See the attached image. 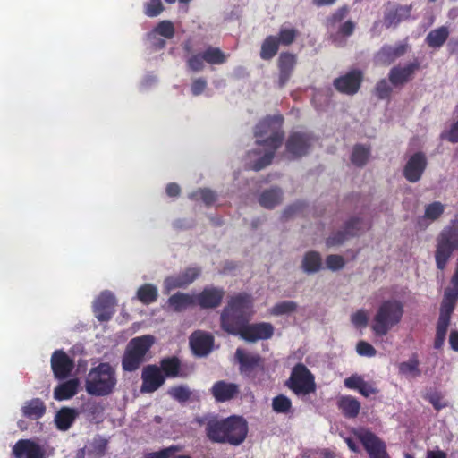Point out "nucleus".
<instances>
[{"label": "nucleus", "mask_w": 458, "mask_h": 458, "mask_svg": "<svg viewBox=\"0 0 458 458\" xmlns=\"http://www.w3.org/2000/svg\"><path fill=\"white\" fill-rule=\"evenodd\" d=\"M205 431L212 443L238 446L246 439L249 427L242 416L231 415L225 419L212 417L207 421Z\"/></svg>", "instance_id": "nucleus-1"}, {"label": "nucleus", "mask_w": 458, "mask_h": 458, "mask_svg": "<svg viewBox=\"0 0 458 458\" xmlns=\"http://www.w3.org/2000/svg\"><path fill=\"white\" fill-rule=\"evenodd\" d=\"M253 297L247 293L231 296L220 315L221 328L228 334L237 335L253 315Z\"/></svg>", "instance_id": "nucleus-2"}, {"label": "nucleus", "mask_w": 458, "mask_h": 458, "mask_svg": "<svg viewBox=\"0 0 458 458\" xmlns=\"http://www.w3.org/2000/svg\"><path fill=\"white\" fill-rule=\"evenodd\" d=\"M117 383L115 368L109 362H100L87 374L85 390L91 396H108L114 392Z\"/></svg>", "instance_id": "nucleus-3"}, {"label": "nucleus", "mask_w": 458, "mask_h": 458, "mask_svg": "<svg viewBox=\"0 0 458 458\" xmlns=\"http://www.w3.org/2000/svg\"><path fill=\"white\" fill-rule=\"evenodd\" d=\"M155 344V337L144 335L131 338L122 356L121 365L124 372H134L148 360V354Z\"/></svg>", "instance_id": "nucleus-4"}, {"label": "nucleus", "mask_w": 458, "mask_h": 458, "mask_svg": "<svg viewBox=\"0 0 458 458\" xmlns=\"http://www.w3.org/2000/svg\"><path fill=\"white\" fill-rule=\"evenodd\" d=\"M404 310L403 303L394 299L381 302L373 318L371 329L377 336L386 335L403 318Z\"/></svg>", "instance_id": "nucleus-5"}, {"label": "nucleus", "mask_w": 458, "mask_h": 458, "mask_svg": "<svg viewBox=\"0 0 458 458\" xmlns=\"http://www.w3.org/2000/svg\"><path fill=\"white\" fill-rule=\"evenodd\" d=\"M283 122L284 117L281 114L268 115L259 121L254 130L256 144L278 149L284 138V132L282 130Z\"/></svg>", "instance_id": "nucleus-6"}, {"label": "nucleus", "mask_w": 458, "mask_h": 458, "mask_svg": "<svg viewBox=\"0 0 458 458\" xmlns=\"http://www.w3.org/2000/svg\"><path fill=\"white\" fill-rule=\"evenodd\" d=\"M454 250H458V219L452 220L437 238L435 259L439 270L445 268Z\"/></svg>", "instance_id": "nucleus-7"}, {"label": "nucleus", "mask_w": 458, "mask_h": 458, "mask_svg": "<svg viewBox=\"0 0 458 458\" xmlns=\"http://www.w3.org/2000/svg\"><path fill=\"white\" fill-rule=\"evenodd\" d=\"M285 386L296 395H308L316 391L314 375L303 363H297L291 371Z\"/></svg>", "instance_id": "nucleus-8"}, {"label": "nucleus", "mask_w": 458, "mask_h": 458, "mask_svg": "<svg viewBox=\"0 0 458 458\" xmlns=\"http://www.w3.org/2000/svg\"><path fill=\"white\" fill-rule=\"evenodd\" d=\"M228 55L219 47L209 46L203 52L190 55L186 60L187 67L195 72L204 69V62L210 65L223 64L227 61Z\"/></svg>", "instance_id": "nucleus-9"}, {"label": "nucleus", "mask_w": 458, "mask_h": 458, "mask_svg": "<svg viewBox=\"0 0 458 458\" xmlns=\"http://www.w3.org/2000/svg\"><path fill=\"white\" fill-rule=\"evenodd\" d=\"M356 438L362 444L369 458H390L386 443L369 429L353 430Z\"/></svg>", "instance_id": "nucleus-10"}, {"label": "nucleus", "mask_w": 458, "mask_h": 458, "mask_svg": "<svg viewBox=\"0 0 458 458\" xmlns=\"http://www.w3.org/2000/svg\"><path fill=\"white\" fill-rule=\"evenodd\" d=\"M420 68L418 59L404 65L393 66L388 72V81L394 88L402 89L413 80L415 72Z\"/></svg>", "instance_id": "nucleus-11"}, {"label": "nucleus", "mask_w": 458, "mask_h": 458, "mask_svg": "<svg viewBox=\"0 0 458 458\" xmlns=\"http://www.w3.org/2000/svg\"><path fill=\"white\" fill-rule=\"evenodd\" d=\"M364 230L363 220L359 217H352L345 222L343 230H338L327 238L326 245L328 248L341 245L348 238L355 237Z\"/></svg>", "instance_id": "nucleus-12"}, {"label": "nucleus", "mask_w": 458, "mask_h": 458, "mask_svg": "<svg viewBox=\"0 0 458 458\" xmlns=\"http://www.w3.org/2000/svg\"><path fill=\"white\" fill-rule=\"evenodd\" d=\"M362 81V71L360 69H352L345 74L335 78L333 81V85L338 92L353 96L360 90Z\"/></svg>", "instance_id": "nucleus-13"}, {"label": "nucleus", "mask_w": 458, "mask_h": 458, "mask_svg": "<svg viewBox=\"0 0 458 458\" xmlns=\"http://www.w3.org/2000/svg\"><path fill=\"white\" fill-rule=\"evenodd\" d=\"M409 49L407 42H398L394 46L384 45L374 55V62L382 66H388L403 56Z\"/></svg>", "instance_id": "nucleus-14"}, {"label": "nucleus", "mask_w": 458, "mask_h": 458, "mask_svg": "<svg viewBox=\"0 0 458 458\" xmlns=\"http://www.w3.org/2000/svg\"><path fill=\"white\" fill-rule=\"evenodd\" d=\"M141 380L140 392L154 393L165 384V376H163L162 370L157 365L149 364L143 367Z\"/></svg>", "instance_id": "nucleus-15"}, {"label": "nucleus", "mask_w": 458, "mask_h": 458, "mask_svg": "<svg viewBox=\"0 0 458 458\" xmlns=\"http://www.w3.org/2000/svg\"><path fill=\"white\" fill-rule=\"evenodd\" d=\"M50 363L53 375L58 380L68 378L74 369L73 360L63 350L52 353Z\"/></svg>", "instance_id": "nucleus-16"}, {"label": "nucleus", "mask_w": 458, "mask_h": 458, "mask_svg": "<svg viewBox=\"0 0 458 458\" xmlns=\"http://www.w3.org/2000/svg\"><path fill=\"white\" fill-rule=\"evenodd\" d=\"M428 161L426 155L421 152H416L410 157L406 162L403 175L410 182H417L422 177L423 173L427 168Z\"/></svg>", "instance_id": "nucleus-17"}, {"label": "nucleus", "mask_w": 458, "mask_h": 458, "mask_svg": "<svg viewBox=\"0 0 458 458\" xmlns=\"http://www.w3.org/2000/svg\"><path fill=\"white\" fill-rule=\"evenodd\" d=\"M311 135L307 132H292L286 142L285 148L293 157H301L308 154L311 146Z\"/></svg>", "instance_id": "nucleus-18"}, {"label": "nucleus", "mask_w": 458, "mask_h": 458, "mask_svg": "<svg viewBox=\"0 0 458 458\" xmlns=\"http://www.w3.org/2000/svg\"><path fill=\"white\" fill-rule=\"evenodd\" d=\"M274 327L270 323L260 322L255 324H245L237 335L248 342H256L258 340H267L272 337Z\"/></svg>", "instance_id": "nucleus-19"}, {"label": "nucleus", "mask_w": 458, "mask_h": 458, "mask_svg": "<svg viewBox=\"0 0 458 458\" xmlns=\"http://www.w3.org/2000/svg\"><path fill=\"white\" fill-rule=\"evenodd\" d=\"M116 300L110 292H103L94 302V313L97 319L106 322L111 319L115 312Z\"/></svg>", "instance_id": "nucleus-20"}, {"label": "nucleus", "mask_w": 458, "mask_h": 458, "mask_svg": "<svg viewBox=\"0 0 458 458\" xmlns=\"http://www.w3.org/2000/svg\"><path fill=\"white\" fill-rule=\"evenodd\" d=\"M214 336L207 332L197 330L190 336V347L197 357H206L213 350Z\"/></svg>", "instance_id": "nucleus-21"}, {"label": "nucleus", "mask_w": 458, "mask_h": 458, "mask_svg": "<svg viewBox=\"0 0 458 458\" xmlns=\"http://www.w3.org/2000/svg\"><path fill=\"white\" fill-rule=\"evenodd\" d=\"M14 458H46L45 449L32 439H20L12 448Z\"/></svg>", "instance_id": "nucleus-22"}, {"label": "nucleus", "mask_w": 458, "mask_h": 458, "mask_svg": "<svg viewBox=\"0 0 458 458\" xmlns=\"http://www.w3.org/2000/svg\"><path fill=\"white\" fill-rule=\"evenodd\" d=\"M297 64V55L290 52H282L277 58L279 88H284L293 75Z\"/></svg>", "instance_id": "nucleus-23"}, {"label": "nucleus", "mask_w": 458, "mask_h": 458, "mask_svg": "<svg viewBox=\"0 0 458 458\" xmlns=\"http://www.w3.org/2000/svg\"><path fill=\"white\" fill-rule=\"evenodd\" d=\"M210 393L217 403H225L240 394V386L235 383L219 380L214 383Z\"/></svg>", "instance_id": "nucleus-24"}, {"label": "nucleus", "mask_w": 458, "mask_h": 458, "mask_svg": "<svg viewBox=\"0 0 458 458\" xmlns=\"http://www.w3.org/2000/svg\"><path fill=\"white\" fill-rule=\"evenodd\" d=\"M225 291L218 287H206L194 297L195 304L202 309H215L220 306Z\"/></svg>", "instance_id": "nucleus-25"}, {"label": "nucleus", "mask_w": 458, "mask_h": 458, "mask_svg": "<svg viewBox=\"0 0 458 458\" xmlns=\"http://www.w3.org/2000/svg\"><path fill=\"white\" fill-rule=\"evenodd\" d=\"M411 5L391 4L388 3L384 13L383 22L386 29L396 27L401 21L411 17Z\"/></svg>", "instance_id": "nucleus-26"}, {"label": "nucleus", "mask_w": 458, "mask_h": 458, "mask_svg": "<svg viewBox=\"0 0 458 458\" xmlns=\"http://www.w3.org/2000/svg\"><path fill=\"white\" fill-rule=\"evenodd\" d=\"M235 359L239 363L241 374L249 375L262 364V359L259 354H251L242 348L235 352Z\"/></svg>", "instance_id": "nucleus-27"}, {"label": "nucleus", "mask_w": 458, "mask_h": 458, "mask_svg": "<svg viewBox=\"0 0 458 458\" xmlns=\"http://www.w3.org/2000/svg\"><path fill=\"white\" fill-rule=\"evenodd\" d=\"M200 269L197 267H188L181 274L165 279V284L168 289L183 288L191 284L198 278Z\"/></svg>", "instance_id": "nucleus-28"}, {"label": "nucleus", "mask_w": 458, "mask_h": 458, "mask_svg": "<svg viewBox=\"0 0 458 458\" xmlns=\"http://www.w3.org/2000/svg\"><path fill=\"white\" fill-rule=\"evenodd\" d=\"M159 369L166 378L185 377L186 373L182 371V362L177 356H169L161 359Z\"/></svg>", "instance_id": "nucleus-29"}, {"label": "nucleus", "mask_w": 458, "mask_h": 458, "mask_svg": "<svg viewBox=\"0 0 458 458\" xmlns=\"http://www.w3.org/2000/svg\"><path fill=\"white\" fill-rule=\"evenodd\" d=\"M46 410V404L40 398H32L24 403L21 411L23 417L36 420L45 415Z\"/></svg>", "instance_id": "nucleus-30"}, {"label": "nucleus", "mask_w": 458, "mask_h": 458, "mask_svg": "<svg viewBox=\"0 0 458 458\" xmlns=\"http://www.w3.org/2000/svg\"><path fill=\"white\" fill-rule=\"evenodd\" d=\"M79 412L74 408L62 407L55 414V423L59 430L66 431L74 423Z\"/></svg>", "instance_id": "nucleus-31"}, {"label": "nucleus", "mask_w": 458, "mask_h": 458, "mask_svg": "<svg viewBox=\"0 0 458 458\" xmlns=\"http://www.w3.org/2000/svg\"><path fill=\"white\" fill-rule=\"evenodd\" d=\"M79 380L77 378L64 381L54 389V398L57 401L68 400L78 393Z\"/></svg>", "instance_id": "nucleus-32"}, {"label": "nucleus", "mask_w": 458, "mask_h": 458, "mask_svg": "<svg viewBox=\"0 0 458 458\" xmlns=\"http://www.w3.org/2000/svg\"><path fill=\"white\" fill-rule=\"evenodd\" d=\"M337 406L345 418H356L360 410V403L351 395L341 397L337 402Z\"/></svg>", "instance_id": "nucleus-33"}, {"label": "nucleus", "mask_w": 458, "mask_h": 458, "mask_svg": "<svg viewBox=\"0 0 458 458\" xmlns=\"http://www.w3.org/2000/svg\"><path fill=\"white\" fill-rule=\"evenodd\" d=\"M283 192L279 188L264 191L259 198V204L266 208H273L282 201Z\"/></svg>", "instance_id": "nucleus-34"}, {"label": "nucleus", "mask_w": 458, "mask_h": 458, "mask_svg": "<svg viewBox=\"0 0 458 458\" xmlns=\"http://www.w3.org/2000/svg\"><path fill=\"white\" fill-rule=\"evenodd\" d=\"M449 30L445 26H441L431 30L426 37V43L433 48L441 47L447 40Z\"/></svg>", "instance_id": "nucleus-35"}, {"label": "nucleus", "mask_w": 458, "mask_h": 458, "mask_svg": "<svg viewBox=\"0 0 458 458\" xmlns=\"http://www.w3.org/2000/svg\"><path fill=\"white\" fill-rule=\"evenodd\" d=\"M279 46L280 44L276 38V36H267L261 44L259 53L260 58L265 61L271 60L277 54Z\"/></svg>", "instance_id": "nucleus-36"}, {"label": "nucleus", "mask_w": 458, "mask_h": 458, "mask_svg": "<svg viewBox=\"0 0 458 458\" xmlns=\"http://www.w3.org/2000/svg\"><path fill=\"white\" fill-rule=\"evenodd\" d=\"M168 304L176 312H180L189 306L195 304L194 297L188 293H176L169 297Z\"/></svg>", "instance_id": "nucleus-37"}, {"label": "nucleus", "mask_w": 458, "mask_h": 458, "mask_svg": "<svg viewBox=\"0 0 458 458\" xmlns=\"http://www.w3.org/2000/svg\"><path fill=\"white\" fill-rule=\"evenodd\" d=\"M322 266V259L318 251H308L302 259V269L308 274L318 272Z\"/></svg>", "instance_id": "nucleus-38"}, {"label": "nucleus", "mask_w": 458, "mask_h": 458, "mask_svg": "<svg viewBox=\"0 0 458 458\" xmlns=\"http://www.w3.org/2000/svg\"><path fill=\"white\" fill-rule=\"evenodd\" d=\"M136 297L141 303L149 305L157 300V288L152 284H144L139 287Z\"/></svg>", "instance_id": "nucleus-39"}, {"label": "nucleus", "mask_w": 458, "mask_h": 458, "mask_svg": "<svg viewBox=\"0 0 458 458\" xmlns=\"http://www.w3.org/2000/svg\"><path fill=\"white\" fill-rule=\"evenodd\" d=\"M419 366L420 361L418 355L417 353H413L407 361H403L398 365V370L401 375L416 377L420 376Z\"/></svg>", "instance_id": "nucleus-40"}, {"label": "nucleus", "mask_w": 458, "mask_h": 458, "mask_svg": "<svg viewBox=\"0 0 458 458\" xmlns=\"http://www.w3.org/2000/svg\"><path fill=\"white\" fill-rule=\"evenodd\" d=\"M370 154L369 148L360 144H356L352 148L351 161L356 166H363L366 165Z\"/></svg>", "instance_id": "nucleus-41"}, {"label": "nucleus", "mask_w": 458, "mask_h": 458, "mask_svg": "<svg viewBox=\"0 0 458 458\" xmlns=\"http://www.w3.org/2000/svg\"><path fill=\"white\" fill-rule=\"evenodd\" d=\"M298 34L299 33L296 29L282 26L278 34L276 36V38L278 40L280 45L290 46L295 41Z\"/></svg>", "instance_id": "nucleus-42"}, {"label": "nucleus", "mask_w": 458, "mask_h": 458, "mask_svg": "<svg viewBox=\"0 0 458 458\" xmlns=\"http://www.w3.org/2000/svg\"><path fill=\"white\" fill-rule=\"evenodd\" d=\"M272 409L276 413H288L292 409V401L284 394H278L272 399Z\"/></svg>", "instance_id": "nucleus-43"}, {"label": "nucleus", "mask_w": 458, "mask_h": 458, "mask_svg": "<svg viewBox=\"0 0 458 458\" xmlns=\"http://www.w3.org/2000/svg\"><path fill=\"white\" fill-rule=\"evenodd\" d=\"M191 199H201L207 206L212 205L216 200L215 191L208 188L199 189L189 195Z\"/></svg>", "instance_id": "nucleus-44"}, {"label": "nucleus", "mask_w": 458, "mask_h": 458, "mask_svg": "<svg viewBox=\"0 0 458 458\" xmlns=\"http://www.w3.org/2000/svg\"><path fill=\"white\" fill-rule=\"evenodd\" d=\"M355 27H356V24L354 21H344L343 24L340 25L338 31L335 34L331 35L332 42L335 46L339 47L340 46V44L338 43L339 37L348 38V37L352 36L354 32Z\"/></svg>", "instance_id": "nucleus-45"}, {"label": "nucleus", "mask_w": 458, "mask_h": 458, "mask_svg": "<svg viewBox=\"0 0 458 458\" xmlns=\"http://www.w3.org/2000/svg\"><path fill=\"white\" fill-rule=\"evenodd\" d=\"M153 32L165 38L171 39L174 37L175 29L174 23L169 20L159 21L154 28Z\"/></svg>", "instance_id": "nucleus-46"}, {"label": "nucleus", "mask_w": 458, "mask_h": 458, "mask_svg": "<svg viewBox=\"0 0 458 458\" xmlns=\"http://www.w3.org/2000/svg\"><path fill=\"white\" fill-rule=\"evenodd\" d=\"M445 211V206L439 201H434L425 208L424 217L431 221L439 218Z\"/></svg>", "instance_id": "nucleus-47"}, {"label": "nucleus", "mask_w": 458, "mask_h": 458, "mask_svg": "<svg viewBox=\"0 0 458 458\" xmlns=\"http://www.w3.org/2000/svg\"><path fill=\"white\" fill-rule=\"evenodd\" d=\"M349 11L348 6L346 5L339 7L326 19V26L327 28H334L348 15Z\"/></svg>", "instance_id": "nucleus-48"}, {"label": "nucleus", "mask_w": 458, "mask_h": 458, "mask_svg": "<svg viewBox=\"0 0 458 458\" xmlns=\"http://www.w3.org/2000/svg\"><path fill=\"white\" fill-rule=\"evenodd\" d=\"M267 150L266 153L255 161L251 166V169L254 171H259L272 163V160L275 157L276 151L277 149H274L272 147H266Z\"/></svg>", "instance_id": "nucleus-49"}, {"label": "nucleus", "mask_w": 458, "mask_h": 458, "mask_svg": "<svg viewBox=\"0 0 458 458\" xmlns=\"http://www.w3.org/2000/svg\"><path fill=\"white\" fill-rule=\"evenodd\" d=\"M392 85L386 79L379 80L374 89L375 95L379 99H388L392 94Z\"/></svg>", "instance_id": "nucleus-50"}, {"label": "nucleus", "mask_w": 458, "mask_h": 458, "mask_svg": "<svg viewBox=\"0 0 458 458\" xmlns=\"http://www.w3.org/2000/svg\"><path fill=\"white\" fill-rule=\"evenodd\" d=\"M425 399L428 401L437 411L447 406V403L444 400L443 394L437 390L427 393Z\"/></svg>", "instance_id": "nucleus-51"}, {"label": "nucleus", "mask_w": 458, "mask_h": 458, "mask_svg": "<svg viewBox=\"0 0 458 458\" xmlns=\"http://www.w3.org/2000/svg\"><path fill=\"white\" fill-rule=\"evenodd\" d=\"M297 304L292 301H284L278 302L272 308V314L279 316L284 314H289L295 311Z\"/></svg>", "instance_id": "nucleus-52"}, {"label": "nucleus", "mask_w": 458, "mask_h": 458, "mask_svg": "<svg viewBox=\"0 0 458 458\" xmlns=\"http://www.w3.org/2000/svg\"><path fill=\"white\" fill-rule=\"evenodd\" d=\"M161 0H149L144 4V13L148 17H157L164 11Z\"/></svg>", "instance_id": "nucleus-53"}, {"label": "nucleus", "mask_w": 458, "mask_h": 458, "mask_svg": "<svg viewBox=\"0 0 458 458\" xmlns=\"http://www.w3.org/2000/svg\"><path fill=\"white\" fill-rule=\"evenodd\" d=\"M169 394L178 402L183 403L191 398V392L185 386H178L169 390Z\"/></svg>", "instance_id": "nucleus-54"}, {"label": "nucleus", "mask_w": 458, "mask_h": 458, "mask_svg": "<svg viewBox=\"0 0 458 458\" xmlns=\"http://www.w3.org/2000/svg\"><path fill=\"white\" fill-rule=\"evenodd\" d=\"M327 267L332 271H338L345 265L343 256L337 254H330L326 258Z\"/></svg>", "instance_id": "nucleus-55"}, {"label": "nucleus", "mask_w": 458, "mask_h": 458, "mask_svg": "<svg viewBox=\"0 0 458 458\" xmlns=\"http://www.w3.org/2000/svg\"><path fill=\"white\" fill-rule=\"evenodd\" d=\"M181 448L178 445H171L165 448H163L157 452H153L148 454L147 458H170L176 452L180 451Z\"/></svg>", "instance_id": "nucleus-56"}, {"label": "nucleus", "mask_w": 458, "mask_h": 458, "mask_svg": "<svg viewBox=\"0 0 458 458\" xmlns=\"http://www.w3.org/2000/svg\"><path fill=\"white\" fill-rule=\"evenodd\" d=\"M356 351L359 355L364 357H374L377 354L376 349L366 341H360L356 345Z\"/></svg>", "instance_id": "nucleus-57"}, {"label": "nucleus", "mask_w": 458, "mask_h": 458, "mask_svg": "<svg viewBox=\"0 0 458 458\" xmlns=\"http://www.w3.org/2000/svg\"><path fill=\"white\" fill-rule=\"evenodd\" d=\"M441 138L451 143L458 142V120L452 123L447 131H445L441 133Z\"/></svg>", "instance_id": "nucleus-58"}, {"label": "nucleus", "mask_w": 458, "mask_h": 458, "mask_svg": "<svg viewBox=\"0 0 458 458\" xmlns=\"http://www.w3.org/2000/svg\"><path fill=\"white\" fill-rule=\"evenodd\" d=\"M363 381L364 379L361 376L358 374H352V376L344 379V385L348 389L359 391Z\"/></svg>", "instance_id": "nucleus-59"}, {"label": "nucleus", "mask_w": 458, "mask_h": 458, "mask_svg": "<svg viewBox=\"0 0 458 458\" xmlns=\"http://www.w3.org/2000/svg\"><path fill=\"white\" fill-rule=\"evenodd\" d=\"M108 441L106 438H95L92 442L93 453L98 456H103L106 451Z\"/></svg>", "instance_id": "nucleus-60"}, {"label": "nucleus", "mask_w": 458, "mask_h": 458, "mask_svg": "<svg viewBox=\"0 0 458 458\" xmlns=\"http://www.w3.org/2000/svg\"><path fill=\"white\" fill-rule=\"evenodd\" d=\"M207 88L206 79L200 77L195 79L191 85V91L193 96H199L204 92Z\"/></svg>", "instance_id": "nucleus-61"}, {"label": "nucleus", "mask_w": 458, "mask_h": 458, "mask_svg": "<svg viewBox=\"0 0 458 458\" xmlns=\"http://www.w3.org/2000/svg\"><path fill=\"white\" fill-rule=\"evenodd\" d=\"M351 320L356 327H365L368 323V317L364 310H360L352 315Z\"/></svg>", "instance_id": "nucleus-62"}, {"label": "nucleus", "mask_w": 458, "mask_h": 458, "mask_svg": "<svg viewBox=\"0 0 458 458\" xmlns=\"http://www.w3.org/2000/svg\"><path fill=\"white\" fill-rule=\"evenodd\" d=\"M303 203L301 202H296L290 206H288L283 212V217L284 219H288L294 216L295 214L301 212L303 208Z\"/></svg>", "instance_id": "nucleus-63"}, {"label": "nucleus", "mask_w": 458, "mask_h": 458, "mask_svg": "<svg viewBox=\"0 0 458 458\" xmlns=\"http://www.w3.org/2000/svg\"><path fill=\"white\" fill-rule=\"evenodd\" d=\"M443 301L456 304L458 301V289L447 287L445 290Z\"/></svg>", "instance_id": "nucleus-64"}]
</instances>
